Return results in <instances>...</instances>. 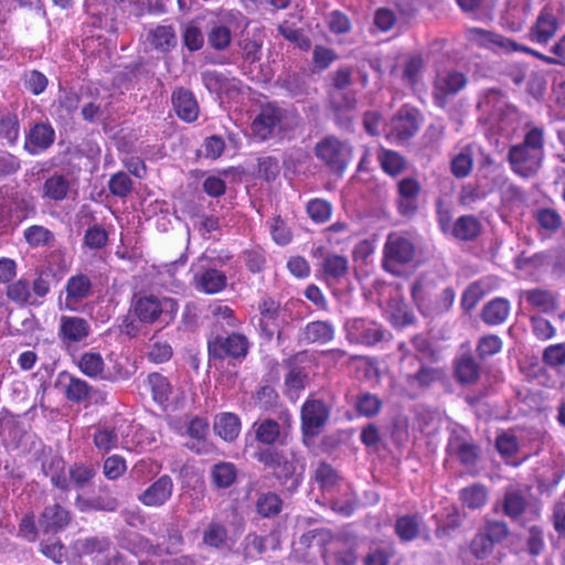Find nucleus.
I'll list each match as a JSON object with an SVG mask.
<instances>
[{"label":"nucleus","mask_w":565,"mask_h":565,"mask_svg":"<svg viewBox=\"0 0 565 565\" xmlns=\"http://www.w3.org/2000/svg\"><path fill=\"white\" fill-rule=\"evenodd\" d=\"M20 136V121L18 115L7 111L0 117V137L10 146H15Z\"/></svg>","instance_id":"09e8293b"},{"label":"nucleus","mask_w":565,"mask_h":565,"mask_svg":"<svg viewBox=\"0 0 565 565\" xmlns=\"http://www.w3.org/2000/svg\"><path fill=\"white\" fill-rule=\"evenodd\" d=\"M545 130L527 124L522 141L512 145L508 152L511 170L521 178L535 177L545 157Z\"/></svg>","instance_id":"f257e3e1"},{"label":"nucleus","mask_w":565,"mask_h":565,"mask_svg":"<svg viewBox=\"0 0 565 565\" xmlns=\"http://www.w3.org/2000/svg\"><path fill=\"white\" fill-rule=\"evenodd\" d=\"M94 446L98 451L107 454L118 446V434L113 427H99L93 435Z\"/></svg>","instance_id":"3c124183"},{"label":"nucleus","mask_w":565,"mask_h":565,"mask_svg":"<svg viewBox=\"0 0 565 565\" xmlns=\"http://www.w3.org/2000/svg\"><path fill=\"white\" fill-rule=\"evenodd\" d=\"M92 386L79 377L68 376V383L65 386V397L73 403H82L89 398Z\"/></svg>","instance_id":"49530a36"},{"label":"nucleus","mask_w":565,"mask_h":565,"mask_svg":"<svg viewBox=\"0 0 565 565\" xmlns=\"http://www.w3.org/2000/svg\"><path fill=\"white\" fill-rule=\"evenodd\" d=\"M526 501L521 491L509 489L503 500V512L507 516L515 519L525 510Z\"/></svg>","instance_id":"5fc2aeb1"},{"label":"nucleus","mask_w":565,"mask_h":565,"mask_svg":"<svg viewBox=\"0 0 565 565\" xmlns=\"http://www.w3.org/2000/svg\"><path fill=\"white\" fill-rule=\"evenodd\" d=\"M462 503L469 509H480L488 500L487 489L481 484H472L460 491Z\"/></svg>","instance_id":"603ef678"},{"label":"nucleus","mask_w":565,"mask_h":565,"mask_svg":"<svg viewBox=\"0 0 565 565\" xmlns=\"http://www.w3.org/2000/svg\"><path fill=\"white\" fill-rule=\"evenodd\" d=\"M329 408L321 399L308 398L301 406V433L303 438L318 436L329 419Z\"/></svg>","instance_id":"9d476101"},{"label":"nucleus","mask_w":565,"mask_h":565,"mask_svg":"<svg viewBox=\"0 0 565 565\" xmlns=\"http://www.w3.org/2000/svg\"><path fill=\"white\" fill-rule=\"evenodd\" d=\"M278 420L267 417L254 422L252 429L254 431L257 447H276L284 445L288 437V431L292 426V416L285 408L279 413Z\"/></svg>","instance_id":"39448f33"},{"label":"nucleus","mask_w":565,"mask_h":565,"mask_svg":"<svg viewBox=\"0 0 565 565\" xmlns=\"http://www.w3.org/2000/svg\"><path fill=\"white\" fill-rule=\"evenodd\" d=\"M535 220L540 227L551 233L559 230L563 224L562 216L550 207L537 210L535 212Z\"/></svg>","instance_id":"69168bd1"},{"label":"nucleus","mask_w":565,"mask_h":565,"mask_svg":"<svg viewBox=\"0 0 565 565\" xmlns=\"http://www.w3.org/2000/svg\"><path fill=\"white\" fill-rule=\"evenodd\" d=\"M22 81L24 88L35 96L42 94L49 85L46 75L38 70L25 71Z\"/></svg>","instance_id":"680f3d73"},{"label":"nucleus","mask_w":565,"mask_h":565,"mask_svg":"<svg viewBox=\"0 0 565 565\" xmlns=\"http://www.w3.org/2000/svg\"><path fill=\"white\" fill-rule=\"evenodd\" d=\"M147 384L156 403L163 405L169 401L172 394V385L164 375L158 372L150 373L147 377Z\"/></svg>","instance_id":"ea45409f"},{"label":"nucleus","mask_w":565,"mask_h":565,"mask_svg":"<svg viewBox=\"0 0 565 565\" xmlns=\"http://www.w3.org/2000/svg\"><path fill=\"white\" fill-rule=\"evenodd\" d=\"M307 213L315 223H326L331 217L332 206L322 199H312L307 203Z\"/></svg>","instance_id":"774afa93"},{"label":"nucleus","mask_w":565,"mask_h":565,"mask_svg":"<svg viewBox=\"0 0 565 565\" xmlns=\"http://www.w3.org/2000/svg\"><path fill=\"white\" fill-rule=\"evenodd\" d=\"M207 44L214 51H225L232 43V31L228 26L214 23L206 33Z\"/></svg>","instance_id":"c03bdc74"},{"label":"nucleus","mask_w":565,"mask_h":565,"mask_svg":"<svg viewBox=\"0 0 565 565\" xmlns=\"http://www.w3.org/2000/svg\"><path fill=\"white\" fill-rule=\"evenodd\" d=\"M81 103V95L73 88L62 89L57 98V113L65 117L77 110Z\"/></svg>","instance_id":"13d9d810"},{"label":"nucleus","mask_w":565,"mask_h":565,"mask_svg":"<svg viewBox=\"0 0 565 565\" xmlns=\"http://www.w3.org/2000/svg\"><path fill=\"white\" fill-rule=\"evenodd\" d=\"M333 328L326 321H313L306 326L305 339L310 343H327L333 338Z\"/></svg>","instance_id":"de8ad7c7"},{"label":"nucleus","mask_w":565,"mask_h":565,"mask_svg":"<svg viewBox=\"0 0 565 565\" xmlns=\"http://www.w3.org/2000/svg\"><path fill=\"white\" fill-rule=\"evenodd\" d=\"M415 255L413 242L402 233H391L384 246V267L394 271L395 266L409 263Z\"/></svg>","instance_id":"f8f14e48"},{"label":"nucleus","mask_w":565,"mask_h":565,"mask_svg":"<svg viewBox=\"0 0 565 565\" xmlns=\"http://www.w3.org/2000/svg\"><path fill=\"white\" fill-rule=\"evenodd\" d=\"M253 458L263 465L264 469L270 470L280 484L290 482L292 489L300 484L301 473H297L298 460L295 454L289 457L277 447H256Z\"/></svg>","instance_id":"f03ea898"},{"label":"nucleus","mask_w":565,"mask_h":565,"mask_svg":"<svg viewBox=\"0 0 565 565\" xmlns=\"http://www.w3.org/2000/svg\"><path fill=\"white\" fill-rule=\"evenodd\" d=\"M23 237L32 248L52 245L55 241L54 233L42 225H31L23 231Z\"/></svg>","instance_id":"37998d69"},{"label":"nucleus","mask_w":565,"mask_h":565,"mask_svg":"<svg viewBox=\"0 0 565 565\" xmlns=\"http://www.w3.org/2000/svg\"><path fill=\"white\" fill-rule=\"evenodd\" d=\"M42 470L46 477L50 478L51 483L62 490L68 491L70 480L66 473L65 461L60 457H53L42 465Z\"/></svg>","instance_id":"f704fd0d"},{"label":"nucleus","mask_w":565,"mask_h":565,"mask_svg":"<svg viewBox=\"0 0 565 565\" xmlns=\"http://www.w3.org/2000/svg\"><path fill=\"white\" fill-rule=\"evenodd\" d=\"M423 526L422 516L407 514L396 519L394 529L402 542H411L420 535Z\"/></svg>","instance_id":"c9c22d12"},{"label":"nucleus","mask_w":565,"mask_h":565,"mask_svg":"<svg viewBox=\"0 0 565 565\" xmlns=\"http://www.w3.org/2000/svg\"><path fill=\"white\" fill-rule=\"evenodd\" d=\"M299 543L306 548L313 544H331V548L323 554L327 565H353V544L347 537H333L327 529H315L303 533Z\"/></svg>","instance_id":"7ed1b4c3"},{"label":"nucleus","mask_w":565,"mask_h":565,"mask_svg":"<svg viewBox=\"0 0 565 565\" xmlns=\"http://www.w3.org/2000/svg\"><path fill=\"white\" fill-rule=\"evenodd\" d=\"M259 337L271 341L275 334L280 335V322L282 317L281 303L273 296L264 295L257 302Z\"/></svg>","instance_id":"423d86ee"},{"label":"nucleus","mask_w":565,"mask_h":565,"mask_svg":"<svg viewBox=\"0 0 565 565\" xmlns=\"http://www.w3.org/2000/svg\"><path fill=\"white\" fill-rule=\"evenodd\" d=\"M424 68V58L420 54L414 53L405 57L401 79L404 84L415 86Z\"/></svg>","instance_id":"79ce46f5"},{"label":"nucleus","mask_w":565,"mask_h":565,"mask_svg":"<svg viewBox=\"0 0 565 565\" xmlns=\"http://www.w3.org/2000/svg\"><path fill=\"white\" fill-rule=\"evenodd\" d=\"M521 301L526 308L539 313H552L558 307V297L555 292L542 288H532L520 292Z\"/></svg>","instance_id":"412c9836"},{"label":"nucleus","mask_w":565,"mask_h":565,"mask_svg":"<svg viewBox=\"0 0 565 565\" xmlns=\"http://www.w3.org/2000/svg\"><path fill=\"white\" fill-rule=\"evenodd\" d=\"M55 137L50 122H36L25 134L23 149L31 156H39L53 146Z\"/></svg>","instance_id":"dca6fc26"},{"label":"nucleus","mask_w":565,"mask_h":565,"mask_svg":"<svg viewBox=\"0 0 565 565\" xmlns=\"http://www.w3.org/2000/svg\"><path fill=\"white\" fill-rule=\"evenodd\" d=\"M104 359L98 352H85L78 361L79 370L89 377H97L104 371Z\"/></svg>","instance_id":"4d7b16f0"},{"label":"nucleus","mask_w":565,"mask_h":565,"mask_svg":"<svg viewBox=\"0 0 565 565\" xmlns=\"http://www.w3.org/2000/svg\"><path fill=\"white\" fill-rule=\"evenodd\" d=\"M173 488L172 478L169 475H162L138 495V501L149 508L162 507L171 499Z\"/></svg>","instance_id":"aec40b11"},{"label":"nucleus","mask_w":565,"mask_h":565,"mask_svg":"<svg viewBox=\"0 0 565 565\" xmlns=\"http://www.w3.org/2000/svg\"><path fill=\"white\" fill-rule=\"evenodd\" d=\"M559 28L558 19L547 9H543L529 30V39L539 44H547Z\"/></svg>","instance_id":"b1692460"},{"label":"nucleus","mask_w":565,"mask_h":565,"mask_svg":"<svg viewBox=\"0 0 565 565\" xmlns=\"http://www.w3.org/2000/svg\"><path fill=\"white\" fill-rule=\"evenodd\" d=\"M237 472V468L233 462L220 461L211 468V483L216 489H228L236 482Z\"/></svg>","instance_id":"72a5a7b5"},{"label":"nucleus","mask_w":565,"mask_h":565,"mask_svg":"<svg viewBox=\"0 0 565 565\" xmlns=\"http://www.w3.org/2000/svg\"><path fill=\"white\" fill-rule=\"evenodd\" d=\"M164 309L177 312V300L168 297L159 298L154 295H145L132 301L130 310L140 322L153 324L159 321Z\"/></svg>","instance_id":"0eeeda50"},{"label":"nucleus","mask_w":565,"mask_h":565,"mask_svg":"<svg viewBox=\"0 0 565 565\" xmlns=\"http://www.w3.org/2000/svg\"><path fill=\"white\" fill-rule=\"evenodd\" d=\"M418 130V111L415 108L403 106L391 119V135L398 140L413 137Z\"/></svg>","instance_id":"5701e85b"},{"label":"nucleus","mask_w":565,"mask_h":565,"mask_svg":"<svg viewBox=\"0 0 565 565\" xmlns=\"http://www.w3.org/2000/svg\"><path fill=\"white\" fill-rule=\"evenodd\" d=\"M467 36L471 42L484 47H498L509 53V46L512 45V39L480 29L470 28L467 30Z\"/></svg>","instance_id":"c85d7f7f"},{"label":"nucleus","mask_w":565,"mask_h":565,"mask_svg":"<svg viewBox=\"0 0 565 565\" xmlns=\"http://www.w3.org/2000/svg\"><path fill=\"white\" fill-rule=\"evenodd\" d=\"M6 295L9 300L19 306H39L41 302L33 299L31 284L20 278L7 286Z\"/></svg>","instance_id":"58836bf2"},{"label":"nucleus","mask_w":565,"mask_h":565,"mask_svg":"<svg viewBox=\"0 0 565 565\" xmlns=\"http://www.w3.org/2000/svg\"><path fill=\"white\" fill-rule=\"evenodd\" d=\"M481 228V222L476 216L462 215L452 224L450 234L459 241L469 242L479 236Z\"/></svg>","instance_id":"473e14b6"},{"label":"nucleus","mask_w":565,"mask_h":565,"mask_svg":"<svg viewBox=\"0 0 565 565\" xmlns=\"http://www.w3.org/2000/svg\"><path fill=\"white\" fill-rule=\"evenodd\" d=\"M250 350L248 338L237 331H233L227 335L217 334L207 340V354L214 361L233 360L243 362Z\"/></svg>","instance_id":"20e7f679"},{"label":"nucleus","mask_w":565,"mask_h":565,"mask_svg":"<svg viewBox=\"0 0 565 565\" xmlns=\"http://www.w3.org/2000/svg\"><path fill=\"white\" fill-rule=\"evenodd\" d=\"M441 377V372L429 366H422L415 374H407L406 382L412 388H426Z\"/></svg>","instance_id":"8fccbe9b"},{"label":"nucleus","mask_w":565,"mask_h":565,"mask_svg":"<svg viewBox=\"0 0 565 565\" xmlns=\"http://www.w3.org/2000/svg\"><path fill=\"white\" fill-rule=\"evenodd\" d=\"M313 480L322 491H330L341 480L339 472L328 462L319 461L313 472Z\"/></svg>","instance_id":"a19ab883"},{"label":"nucleus","mask_w":565,"mask_h":565,"mask_svg":"<svg viewBox=\"0 0 565 565\" xmlns=\"http://www.w3.org/2000/svg\"><path fill=\"white\" fill-rule=\"evenodd\" d=\"M386 292L388 294L390 299L386 301L385 313L392 324L396 327H404L413 323L414 315L408 310L398 289L387 287Z\"/></svg>","instance_id":"a878e982"},{"label":"nucleus","mask_w":565,"mask_h":565,"mask_svg":"<svg viewBox=\"0 0 565 565\" xmlns=\"http://www.w3.org/2000/svg\"><path fill=\"white\" fill-rule=\"evenodd\" d=\"M226 539V527L220 522H211L203 532L202 541L210 547L220 548L225 544Z\"/></svg>","instance_id":"bf43d9fd"},{"label":"nucleus","mask_w":565,"mask_h":565,"mask_svg":"<svg viewBox=\"0 0 565 565\" xmlns=\"http://www.w3.org/2000/svg\"><path fill=\"white\" fill-rule=\"evenodd\" d=\"M284 501L279 494L273 491L262 492L255 501V510L264 519H271L280 514Z\"/></svg>","instance_id":"e433bc0d"},{"label":"nucleus","mask_w":565,"mask_h":565,"mask_svg":"<svg viewBox=\"0 0 565 565\" xmlns=\"http://www.w3.org/2000/svg\"><path fill=\"white\" fill-rule=\"evenodd\" d=\"M477 107L493 125H500L504 118L515 115V109L509 106L505 97L497 89L484 92L480 96Z\"/></svg>","instance_id":"ddd939ff"},{"label":"nucleus","mask_w":565,"mask_h":565,"mask_svg":"<svg viewBox=\"0 0 565 565\" xmlns=\"http://www.w3.org/2000/svg\"><path fill=\"white\" fill-rule=\"evenodd\" d=\"M348 153L347 147L333 136L324 137L315 146L316 157L338 174L347 169Z\"/></svg>","instance_id":"1a4fd4ad"},{"label":"nucleus","mask_w":565,"mask_h":565,"mask_svg":"<svg viewBox=\"0 0 565 565\" xmlns=\"http://www.w3.org/2000/svg\"><path fill=\"white\" fill-rule=\"evenodd\" d=\"M242 423L235 413L225 412L216 415L214 431L225 441H234L241 433Z\"/></svg>","instance_id":"c756f323"},{"label":"nucleus","mask_w":565,"mask_h":565,"mask_svg":"<svg viewBox=\"0 0 565 565\" xmlns=\"http://www.w3.org/2000/svg\"><path fill=\"white\" fill-rule=\"evenodd\" d=\"M268 227H269L270 236L276 244H278L280 246H285L291 242L292 232L287 226L286 222L281 218L280 215L274 216L268 222Z\"/></svg>","instance_id":"052dcab7"},{"label":"nucleus","mask_w":565,"mask_h":565,"mask_svg":"<svg viewBox=\"0 0 565 565\" xmlns=\"http://www.w3.org/2000/svg\"><path fill=\"white\" fill-rule=\"evenodd\" d=\"M468 83L467 76L459 71H444L436 75L433 83V98L435 104L444 108L449 98L462 90Z\"/></svg>","instance_id":"9b49d317"},{"label":"nucleus","mask_w":565,"mask_h":565,"mask_svg":"<svg viewBox=\"0 0 565 565\" xmlns=\"http://www.w3.org/2000/svg\"><path fill=\"white\" fill-rule=\"evenodd\" d=\"M379 161L382 169L390 175H397L406 168L405 159L393 150H381L379 153Z\"/></svg>","instance_id":"864d4df0"},{"label":"nucleus","mask_w":565,"mask_h":565,"mask_svg":"<svg viewBox=\"0 0 565 565\" xmlns=\"http://www.w3.org/2000/svg\"><path fill=\"white\" fill-rule=\"evenodd\" d=\"M72 521V513L60 503L46 505L39 516V527L43 534H57Z\"/></svg>","instance_id":"6ab92c4d"},{"label":"nucleus","mask_w":565,"mask_h":565,"mask_svg":"<svg viewBox=\"0 0 565 565\" xmlns=\"http://www.w3.org/2000/svg\"><path fill=\"white\" fill-rule=\"evenodd\" d=\"M209 430L210 424L206 418L193 417L186 426V434L193 441L188 443L186 447L198 455L207 454L210 451V444L206 440Z\"/></svg>","instance_id":"bb28decb"},{"label":"nucleus","mask_w":565,"mask_h":565,"mask_svg":"<svg viewBox=\"0 0 565 565\" xmlns=\"http://www.w3.org/2000/svg\"><path fill=\"white\" fill-rule=\"evenodd\" d=\"M473 151L470 146H466L451 160V172L456 178H466L472 170Z\"/></svg>","instance_id":"6e6d98bb"},{"label":"nucleus","mask_w":565,"mask_h":565,"mask_svg":"<svg viewBox=\"0 0 565 565\" xmlns=\"http://www.w3.org/2000/svg\"><path fill=\"white\" fill-rule=\"evenodd\" d=\"M480 376V366L470 353L461 354L455 362V377L461 384H473Z\"/></svg>","instance_id":"2f4dec72"},{"label":"nucleus","mask_w":565,"mask_h":565,"mask_svg":"<svg viewBox=\"0 0 565 565\" xmlns=\"http://www.w3.org/2000/svg\"><path fill=\"white\" fill-rule=\"evenodd\" d=\"M192 285L199 292L215 295L226 288L227 277L222 270L216 268L202 267L193 275Z\"/></svg>","instance_id":"4be33fe9"},{"label":"nucleus","mask_w":565,"mask_h":565,"mask_svg":"<svg viewBox=\"0 0 565 565\" xmlns=\"http://www.w3.org/2000/svg\"><path fill=\"white\" fill-rule=\"evenodd\" d=\"M40 552L55 564H62L66 559V548L57 537L42 541Z\"/></svg>","instance_id":"0e129e2a"},{"label":"nucleus","mask_w":565,"mask_h":565,"mask_svg":"<svg viewBox=\"0 0 565 565\" xmlns=\"http://www.w3.org/2000/svg\"><path fill=\"white\" fill-rule=\"evenodd\" d=\"M92 332L90 323L79 316H62L57 330L58 339L63 344L83 342Z\"/></svg>","instance_id":"a211bd4d"},{"label":"nucleus","mask_w":565,"mask_h":565,"mask_svg":"<svg viewBox=\"0 0 565 565\" xmlns=\"http://www.w3.org/2000/svg\"><path fill=\"white\" fill-rule=\"evenodd\" d=\"M282 365L287 369L284 379L285 396L296 402L308 383V372L299 364V356L291 355L282 361Z\"/></svg>","instance_id":"2eb2a0df"},{"label":"nucleus","mask_w":565,"mask_h":565,"mask_svg":"<svg viewBox=\"0 0 565 565\" xmlns=\"http://www.w3.org/2000/svg\"><path fill=\"white\" fill-rule=\"evenodd\" d=\"M134 183L127 173L119 171L113 174L108 181L109 192L118 198H126L132 191Z\"/></svg>","instance_id":"338daca9"},{"label":"nucleus","mask_w":565,"mask_h":565,"mask_svg":"<svg viewBox=\"0 0 565 565\" xmlns=\"http://www.w3.org/2000/svg\"><path fill=\"white\" fill-rule=\"evenodd\" d=\"M127 471V462L120 455H111L103 462V473L110 481L118 480Z\"/></svg>","instance_id":"e2e57ef3"},{"label":"nucleus","mask_w":565,"mask_h":565,"mask_svg":"<svg viewBox=\"0 0 565 565\" xmlns=\"http://www.w3.org/2000/svg\"><path fill=\"white\" fill-rule=\"evenodd\" d=\"M70 189L68 179L62 173L54 172L45 179L41 189V198L50 202H61L67 198Z\"/></svg>","instance_id":"cd10ccee"},{"label":"nucleus","mask_w":565,"mask_h":565,"mask_svg":"<svg viewBox=\"0 0 565 565\" xmlns=\"http://www.w3.org/2000/svg\"><path fill=\"white\" fill-rule=\"evenodd\" d=\"M510 301L498 297L487 302L481 310V319L488 326H498L503 323L510 315Z\"/></svg>","instance_id":"7c9ffc66"},{"label":"nucleus","mask_w":565,"mask_h":565,"mask_svg":"<svg viewBox=\"0 0 565 565\" xmlns=\"http://www.w3.org/2000/svg\"><path fill=\"white\" fill-rule=\"evenodd\" d=\"M64 290V308L76 311L86 299L94 295V284L87 274L76 273L67 278Z\"/></svg>","instance_id":"4468645a"},{"label":"nucleus","mask_w":565,"mask_h":565,"mask_svg":"<svg viewBox=\"0 0 565 565\" xmlns=\"http://www.w3.org/2000/svg\"><path fill=\"white\" fill-rule=\"evenodd\" d=\"M322 274L327 281H339L349 271V260L338 254H328L321 264Z\"/></svg>","instance_id":"4c0bfd02"},{"label":"nucleus","mask_w":565,"mask_h":565,"mask_svg":"<svg viewBox=\"0 0 565 565\" xmlns=\"http://www.w3.org/2000/svg\"><path fill=\"white\" fill-rule=\"evenodd\" d=\"M171 104L177 117L181 121L192 124L198 120L200 106L191 89L183 86L175 87L171 93Z\"/></svg>","instance_id":"f3484780"},{"label":"nucleus","mask_w":565,"mask_h":565,"mask_svg":"<svg viewBox=\"0 0 565 565\" xmlns=\"http://www.w3.org/2000/svg\"><path fill=\"white\" fill-rule=\"evenodd\" d=\"M111 542L107 536H90L79 539L74 546L82 555L103 554L109 551Z\"/></svg>","instance_id":"a18cd8bd"},{"label":"nucleus","mask_w":565,"mask_h":565,"mask_svg":"<svg viewBox=\"0 0 565 565\" xmlns=\"http://www.w3.org/2000/svg\"><path fill=\"white\" fill-rule=\"evenodd\" d=\"M285 118V109L276 103L262 105L250 125L253 136L260 141L270 139L275 131L280 128Z\"/></svg>","instance_id":"6e6552de"},{"label":"nucleus","mask_w":565,"mask_h":565,"mask_svg":"<svg viewBox=\"0 0 565 565\" xmlns=\"http://www.w3.org/2000/svg\"><path fill=\"white\" fill-rule=\"evenodd\" d=\"M147 43L159 53H169L178 45V36L172 24H158L147 32Z\"/></svg>","instance_id":"393cba45"}]
</instances>
